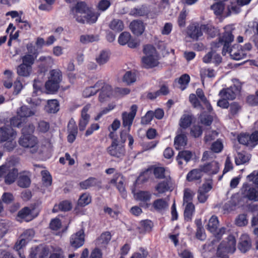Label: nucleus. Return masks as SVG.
Segmentation results:
<instances>
[{"label": "nucleus", "mask_w": 258, "mask_h": 258, "mask_svg": "<svg viewBox=\"0 0 258 258\" xmlns=\"http://www.w3.org/2000/svg\"><path fill=\"white\" fill-rule=\"evenodd\" d=\"M234 36L230 32H225L223 35L219 38L218 42H213L211 43V51L207 53L203 58V61L205 63H210L212 59L213 62L218 65L222 61L221 56L214 50L223 45L222 54L226 55L228 51L230 44L233 41Z\"/></svg>", "instance_id": "obj_1"}, {"label": "nucleus", "mask_w": 258, "mask_h": 258, "mask_svg": "<svg viewBox=\"0 0 258 258\" xmlns=\"http://www.w3.org/2000/svg\"><path fill=\"white\" fill-rule=\"evenodd\" d=\"M72 13L76 20L80 23H94L99 16L98 13L89 10L85 3L78 2L72 10Z\"/></svg>", "instance_id": "obj_2"}, {"label": "nucleus", "mask_w": 258, "mask_h": 258, "mask_svg": "<svg viewBox=\"0 0 258 258\" xmlns=\"http://www.w3.org/2000/svg\"><path fill=\"white\" fill-rule=\"evenodd\" d=\"M143 51L145 54L142 58L143 67L146 69H151L158 66L159 63V57L155 48L153 45L145 46Z\"/></svg>", "instance_id": "obj_3"}, {"label": "nucleus", "mask_w": 258, "mask_h": 258, "mask_svg": "<svg viewBox=\"0 0 258 258\" xmlns=\"http://www.w3.org/2000/svg\"><path fill=\"white\" fill-rule=\"evenodd\" d=\"M18 143L22 147L29 149V152L32 154H35L38 151L37 138L32 135H22L19 139Z\"/></svg>", "instance_id": "obj_4"}, {"label": "nucleus", "mask_w": 258, "mask_h": 258, "mask_svg": "<svg viewBox=\"0 0 258 258\" xmlns=\"http://www.w3.org/2000/svg\"><path fill=\"white\" fill-rule=\"evenodd\" d=\"M19 173L18 169L15 167L10 168L7 165L0 166V178L4 176L7 184L14 183L18 177Z\"/></svg>", "instance_id": "obj_5"}, {"label": "nucleus", "mask_w": 258, "mask_h": 258, "mask_svg": "<svg viewBox=\"0 0 258 258\" xmlns=\"http://www.w3.org/2000/svg\"><path fill=\"white\" fill-rule=\"evenodd\" d=\"M209 30H212L208 25L192 24L188 26L187 35L193 40H198L203 35V32L209 33Z\"/></svg>", "instance_id": "obj_6"}, {"label": "nucleus", "mask_w": 258, "mask_h": 258, "mask_svg": "<svg viewBox=\"0 0 258 258\" xmlns=\"http://www.w3.org/2000/svg\"><path fill=\"white\" fill-rule=\"evenodd\" d=\"M138 107L136 105H133L131 107V112H123L122 113V125L123 127H127L128 131H130L131 126L137 111Z\"/></svg>", "instance_id": "obj_7"}, {"label": "nucleus", "mask_w": 258, "mask_h": 258, "mask_svg": "<svg viewBox=\"0 0 258 258\" xmlns=\"http://www.w3.org/2000/svg\"><path fill=\"white\" fill-rule=\"evenodd\" d=\"M243 197L249 201L258 202V189L247 184H244L241 188Z\"/></svg>", "instance_id": "obj_8"}, {"label": "nucleus", "mask_w": 258, "mask_h": 258, "mask_svg": "<svg viewBox=\"0 0 258 258\" xmlns=\"http://www.w3.org/2000/svg\"><path fill=\"white\" fill-rule=\"evenodd\" d=\"M107 152L112 156L120 158L124 156L125 149L123 146L118 144L116 139H114L111 145L108 147Z\"/></svg>", "instance_id": "obj_9"}, {"label": "nucleus", "mask_w": 258, "mask_h": 258, "mask_svg": "<svg viewBox=\"0 0 258 258\" xmlns=\"http://www.w3.org/2000/svg\"><path fill=\"white\" fill-rule=\"evenodd\" d=\"M33 210L28 207L22 208L17 214V220L20 222L23 221L28 222L32 220L36 216L33 214Z\"/></svg>", "instance_id": "obj_10"}, {"label": "nucleus", "mask_w": 258, "mask_h": 258, "mask_svg": "<svg viewBox=\"0 0 258 258\" xmlns=\"http://www.w3.org/2000/svg\"><path fill=\"white\" fill-rule=\"evenodd\" d=\"M16 132L10 126L0 127V143H4L9 140L15 139Z\"/></svg>", "instance_id": "obj_11"}, {"label": "nucleus", "mask_w": 258, "mask_h": 258, "mask_svg": "<svg viewBox=\"0 0 258 258\" xmlns=\"http://www.w3.org/2000/svg\"><path fill=\"white\" fill-rule=\"evenodd\" d=\"M187 138L186 134L182 129L179 128L177 134L174 139V146L176 149H181L187 145Z\"/></svg>", "instance_id": "obj_12"}, {"label": "nucleus", "mask_w": 258, "mask_h": 258, "mask_svg": "<svg viewBox=\"0 0 258 258\" xmlns=\"http://www.w3.org/2000/svg\"><path fill=\"white\" fill-rule=\"evenodd\" d=\"M201 170L209 175L217 174L219 170V164L216 161H212L201 165Z\"/></svg>", "instance_id": "obj_13"}, {"label": "nucleus", "mask_w": 258, "mask_h": 258, "mask_svg": "<svg viewBox=\"0 0 258 258\" xmlns=\"http://www.w3.org/2000/svg\"><path fill=\"white\" fill-rule=\"evenodd\" d=\"M224 247L222 248L221 251L223 253H233L236 250V240L234 236L230 235L227 238V241H222Z\"/></svg>", "instance_id": "obj_14"}, {"label": "nucleus", "mask_w": 258, "mask_h": 258, "mask_svg": "<svg viewBox=\"0 0 258 258\" xmlns=\"http://www.w3.org/2000/svg\"><path fill=\"white\" fill-rule=\"evenodd\" d=\"M212 188L211 182L204 183L202 186L199 187L198 191V199L200 203H204L207 201L208 198V195L207 194Z\"/></svg>", "instance_id": "obj_15"}, {"label": "nucleus", "mask_w": 258, "mask_h": 258, "mask_svg": "<svg viewBox=\"0 0 258 258\" xmlns=\"http://www.w3.org/2000/svg\"><path fill=\"white\" fill-rule=\"evenodd\" d=\"M226 229L225 227H221L219 229H216V231L212 232L216 239L212 240L209 244H205L204 248L211 251L215 249L214 245L217 243L221 238L224 234L226 233Z\"/></svg>", "instance_id": "obj_16"}, {"label": "nucleus", "mask_w": 258, "mask_h": 258, "mask_svg": "<svg viewBox=\"0 0 258 258\" xmlns=\"http://www.w3.org/2000/svg\"><path fill=\"white\" fill-rule=\"evenodd\" d=\"M84 233L83 230H81L73 234L70 240L71 245L75 248H79L84 243Z\"/></svg>", "instance_id": "obj_17"}, {"label": "nucleus", "mask_w": 258, "mask_h": 258, "mask_svg": "<svg viewBox=\"0 0 258 258\" xmlns=\"http://www.w3.org/2000/svg\"><path fill=\"white\" fill-rule=\"evenodd\" d=\"M251 247V240L247 234H243L240 237L238 249L243 253L246 252Z\"/></svg>", "instance_id": "obj_18"}, {"label": "nucleus", "mask_w": 258, "mask_h": 258, "mask_svg": "<svg viewBox=\"0 0 258 258\" xmlns=\"http://www.w3.org/2000/svg\"><path fill=\"white\" fill-rule=\"evenodd\" d=\"M171 180L170 176L159 182L155 186V189L159 194H163L168 190H172Z\"/></svg>", "instance_id": "obj_19"}, {"label": "nucleus", "mask_w": 258, "mask_h": 258, "mask_svg": "<svg viewBox=\"0 0 258 258\" xmlns=\"http://www.w3.org/2000/svg\"><path fill=\"white\" fill-rule=\"evenodd\" d=\"M101 181L94 177H90L88 179L80 183V187L83 189H87L91 187H96L98 189L102 188Z\"/></svg>", "instance_id": "obj_20"}, {"label": "nucleus", "mask_w": 258, "mask_h": 258, "mask_svg": "<svg viewBox=\"0 0 258 258\" xmlns=\"http://www.w3.org/2000/svg\"><path fill=\"white\" fill-rule=\"evenodd\" d=\"M17 183L18 186L22 188H27L31 183L30 174L28 171L20 172L18 175Z\"/></svg>", "instance_id": "obj_21"}, {"label": "nucleus", "mask_w": 258, "mask_h": 258, "mask_svg": "<svg viewBox=\"0 0 258 258\" xmlns=\"http://www.w3.org/2000/svg\"><path fill=\"white\" fill-rule=\"evenodd\" d=\"M231 57L235 60L244 58L246 55L243 49H239L238 45H234L231 48H228V52Z\"/></svg>", "instance_id": "obj_22"}, {"label": "nucleus", "mask_w": 258, "mask_h": 258, "mask_svg": "<svg viewBox=\"0 0 258 258\" xmlns=\"http://www.w3.org/2000/svg\"><path fill=\"white\" fill-rule=\"evenodd\" d=\"M101 93L99 97V100L101 102H103L106 100L107 98L110 97L112 93V88L111 86L103 82V84L100 86Z\"/></svg>", "instance_id": "obj_23"}, {"label": "nucleus", "mask_w": 258, "mask_h": 258, "mask_svg": "<svg viewBox=\"0 0 258 258\" xmlns=\"http://www.w3.org/2000/svg\"><path fill=\"white\" fill-rule=\"evenodd\" d=\"M193 154L190 151L183 150L182 151H180L178 153V154L176 158L178 165L180 166L181 168H182V165L183 164L182 160H184L186 163H187L190 160Z\"/></svg>", "instance_id": "obj_24"}, {"label": "nucleus", "mask_w": 258, "mask_h": 258, "mask_svg": "<svg viewBox=\"0 0 258 258\" xmlns=\"http://www.w3.org/2000/svg\"><path fill=\"white\" fill-rule=\"evenodd\" d=\"M111 235L108 231L102 233L96 239V245L100 247H105L111 240Z\"/></svg>", "instance_id": "obj_25"}, {"label": "nucleus", "mask_w": 258, "mask_h": 258, "mask_svg": "<svg viewBox=\"0 0 258 258\" xmlns=\"http://www.w3.org/2000/svg\"><path fill=\"white\" fill-rule=\"evenodd\" d=\"M130 27L133 33L137 35L142 34L145 30L143 23L141 21H133L131 23Z\"/></svg>", "instance_id": "obj_26"}, {"label": "nucleus", "mask_w": 258, "mask_h": 258, "mask_svg": "<svg viewBox=\"0 0 258 258\" xmlns=\"http://www.w3.org/2000/svg\"><path fill=\"white\" fill-rule=\"evenodd\" d=\"M103 84V82L102 81H99L93 86L86 88L83 91V95L85 97H89L96 94Z\"/></svg>", "instance_id": "obj_27"}, {"label": "nucleus", "mask_w": 258, "mask_h": 258, "mask_svg": "<svg viewBox=\"0 0 258 258\" xmlns=\"http://www.w3.org/2000/svg\"><path fill=\"white\" fill-rule=\"evenodd\" d=\"M237 94L238 93L234 91L233 86H230L229 88L226 89H223L219 92V96L221 98H225L228 100L234 99Z\"/></svg>", "instance_id": "obj_28"}, {"label": "nucleus", "mask_w": 258, "mask_h": 258, "mask_svg": "<svg viewBox=\"0 0 258 258\" xmlns=\"http://www.w3.org/2000/svg\"><path fill=\"white\" fill-rule=\"evenodd\" d=\"M69 135L68 136V142L72 143L76 139L78 134L77 126L75 124L73 121H70L68 125Z\"/></svg>", "instance_id": "obj_29"}, {"label": "nucleus", "mask_w": 258, "mask_h": 258, "mask_svg": "<svg viewBox=\"0 0 258 258\" xmlns=\"http://www.w3.org/2000/svg\"><path fill=\"white\" fill-rule=\"evenodd\" d=\"M153 226V224L150 220H145L140 222L137 228L140 233L144 234L146 232H150L152 230Z\"/></svg>", "instance_id": "obj_30"}, {"label": "nucleus", "mask_w": 258, "mask_h": 258, "mask_svg": "<svg viewBox=\"0 0 258 258\" xmlns=\"http://www.w3.org/2000/svg\"><path fill=\"white\" fill-rule=\"evenodd\" d=\"M203 171L201 170L200 166L198 169H194L188 172L186 176V180L191 182L194 180L200 179L203 176Z\"/></svg>", "instance_id": "obj_31"}, {"label": "nucleus", "mask_w": 258, "mask_h": 258, "mask_svg": "<svg viewBox=\"0 0 258 258\" xmlns=\"http://www.w3.org/2000/svg\"><path fill=\"white\" fill-rule=\"evenodd\" d=\"M32 71V67L23 63L20 64L17 69V72L19 76L27 77L30 76Z\"/></svg>", "instance_id": "obj_32"}, {"label": "nucleus", "mask_w": 258, "mask_h": 258, "mask_svg": "<svg viewBox=\"0 0 258 258\" xmlns=\"http://www.w3.org/2000/svg\"><path fill=\"white\" fill-rule=\"evenodd\" d=\"M46 111L50 113H55L59 110V103L55 100H50L47 102V104L45 107Z\"/></svg>", "instance_id": "obj_33"}, {"label": "nucleus", "mask_w": 258, "mask_h": 258, "mask_svg": "<svg viewBox=\"0 0 258 258\" xmlns=\"http://www.w3.org/2000/svg\"><path fill=\"white\" fill-rule=\"evenodd\" d=\"M136 80V74L135 72L132 71H127L122 78V81L128 85L134 83Z\"/></svg>", "instance_id": "obj_34"}, {"label": "nucleus", "mask_w": 258, "mask_h": 258, "mask_svg": "<svg viewBox=\"0 0 258 258\" xmlns=\"http://www.w3.org/2000/svg\"><path fill=\"white\" fill-rule=\"evenodd\" d=\"M50 76L48 81L55 82L59 84L62 80V73L59 70H52L49 72Z\"/></svg>", "instance_id": "obj_35"}, {"label": "nucleus", "mask_w": 258, "mask_h": 258, "mask_svg": "<svg viewBox=\"0 0 258 258\" xmlns=\"http://www.w3.org/2000/svg\"><path fill=\"white\" fill-rule=\"evenodd\" d=\"M71 209V203L68 201H64L60 202L58 205H55L52 211L53 212H57L58 210L61 211H69Z\"/></svg>", "instance_id": "obj_36"}, {"label": "nucleus", "mask_w": 258, "mask_h": 258, "mask_svg": "<svg viewBox=\"0 0 258 258\" xmlns=\"http://www.w3.org/2000/svg\"><path fill=\"white\" fill-rule=\"evenodd\" d=\"M109 28L116 32H120L123 30L124 24L123 22L119 19H113L109 24Z\"/></svg>", "instance_id": "obj_37"}, {"label": "nucleus", "mask_w": 258, "mask_h": 258, "mask_svg": "<svg viewBox=\"0 0 258 258\" xmlns=\"http://www.w3.org/2000/svg\"><path fill=\"white\" fill-rule=\"evenodd\" d=\"M241 109V106L236 102H233L229 106V117L232 118L238 114Z\"/></svg>", "instance_id": "obj_38"}, {"label": "nucleus", "mask_w": 258, "mask_h": 258, "mask_svg": "<svg viewBox=\"0 0 258 258\" xmlns=\"http://www.w3.org/2000/svg\"><path fill=\"white\" fill-rule=\"evenodd\" d=\"M219 225V221L218 218L216 216H212L210 220L207 225V229L211 233L216 231V229Z\"/></svg>", "instance_id": "obj_39"}, {"label": "nucleus", "mask_w": 258, "mask_h": 258, "mask_svg": "<svg viewBox=\"0 0 258 258\" xmlns=\"http://www.w3.org/2000/svg\"><path fill=\"white\" fill-rule=\"evenodd\" d=\"M250 158L248 154H246L245 152H238L235 157V163L236 165H240L248 162Z\"/></svg>", "instance_id": "obj_40"}, {"label": "nucleus", "mask_w": 258, "mask_h": 258, "mask_svg": "<svg viewBox=\"0 0 258 258\" xmlns=\"http://www.w3.org/2000/svg\"><path fill=\"white\" fill-rule=\"evenodd\" d=\"M149 11L146 7H142L140 8H134L130 11V15L135 17L144 16L147 15Z\"/></svg>", "instance_id": "obj_41"}, {"label": "nucleus", "mask_w": 258, "mask_h": 258, "mask_svg": "<svg viewBox=\"0 0 258 258\" xmlns=\"http://www.w3.org/2000/svg\"><path fill=\"white\" fill-rule=\"evenodd\" d=\"M17 113L21 117H28L33 115L35 114V112L34 111L31 110L29 108L25 105L22 106L20 107L18 110Z\"/></svg>", "instance_id": "obj_42"}, {"label": "nucleus", "mask_w": 258, "mask_h": 258, "mask_svg": "<svg viewBox=\"0 0 258 258\" xmlns=\"http://www.w3.org/2000/svg\"><path fill=\"white\" fill-rule=\"evenodd\" d=\"M195 210V206L192 203L186 204L184 212V218L187 221L190 220Z\"/></svg>", "instance_id": "obj_43"}, {"label": "nucleus", "mask_w": 258, "mask_h": 258, "mask_svg": "<svg viewBox=\"0 0 258 258\" xmlns=\"http://www.w3.org/2000/svg\"><path fill=\"white\" fill-rule=\"evenodd\" d=\"M136 200L142 201L147 202L150 201L151 195L147 191H140L139 192L134 194Z\"/></svg>", "instance_id": "obj_44"}, {"label": "nucleus", "mask_w": 258, "mask_h": 258, "mask_svg": "<svg viewBox=\"0 0 258 258\" xmlns=\"http://www.w3.org/2000/svg\"><path fill=\"white\" fill-rule=\"evenodd\" d=\"M201 79L204 84V80L206 77L212 78L215 77V71L212 69H202L200 71Z\"/></svg>", "instance_id": "obj_45"}, {"label": "nucleus", "mask_w": 258, "mask_h": 258, "mask_svg": "<svg viewBox=\"0 0 258 258\" xmlns=\"http://www.w3.org/2000/svg\"><path fill=\"white\" fill-rule=\"evenodd\" d=\"M46 90L49 93H54L59 88V84L51 81H47L45 84Z\"/></svg>", "instance_id": "obj_46"}, {"label": "nucleus", "mask_w": 258, "mask_h": 258, "mask_svg": "<svg viewBox=\"0 0 258 258\" xmlns=\"http://www.w3.org/2000/svg\"><path fill=\"white\" fill-rule=\"evenodd\" d=\"M109 58L108 53L106 51H102L96 58V60L99 65H103L108 61Z\"/></svg>", "instance_id": "obj_47"}, {"label": "nucleus", "mask_w": 258, "mask_h": 258, "mask_svg": "<svg viewBox=\"0 0 258 258\" xmlns=\"http://www.w3.org/2000/svg\"><path fill=\"white\" fill-rule=\"evenodd\" d=\"M191 116L188 115H183L180 118V126L181 129H185L189 126L191 123Z\"/></svg>", "instance_id": "obj_48"}, {"label": "nucleus", "mask_w": 258, "mask_h": 258, "mask_svg": "<svg viewBox=\"0 0 258 258\" xmlns=\"http://www.w3.org/2000/svg\"><path fill=\"white\" fill-rule=\"evenodd\" d=\"M200 122L202 124L206 126H209L211 124L213 120V116L211 115L206 114L203 112L200 116Z\"/></svg>", "instance_id": "obj_49"}, {"label": "nucleus", "mask_w": 258, "mask_h": 258, "mask_svg": "<svg viewBox=\"0 0 258 258\" xmlns=\"http://www.w3.org/2000/svg\"><path fill=\"white\" fill-rule=\"evenodd\" d=\"M41 173L43 185L45 186H50L52 183V178L49 173L46 170H42L41 171Z\"/></svg>", "instance_id": "obj_50"}, {"label": "nucleus", "mask_w": 258, "mask_h": 258, "mask_svg": "<svg viewBox=\"0 0 258 258\" xmlns=\"http://www.w3.org/2000/svg\"><path fill=\"white\" fill-rule=\"evenodd\" d=\"M80 40L82 43L86 44L97 41L99 40V37L97 35H83L80 36Z\"/></svg>", "instance_id": "obj_51"}, {"label": "nucleus", "mask_w": 258, "mask_h": 258, "mask_svg": "<svg viewBox=\"0 0 258 258\" xmlns=\"http://www.w3.org/2000/svg\"><path fill=\"white\" fill-rule=\"evenodd\" d=\"M36 57L37 56H35V55L26 54L22 57V63L32 67V65L34 63Z\"/></svg>", "instance_id": "obj_52"}, {"label": "nucleus", "mask_w": 258, "mask_h": 258, "mask_svg": "<svg viewBox=\"0 0 258 258\" xmlns=\"http://www.w3.org/2000/svg\"><path fill=\"white\" fill-rule=\"evenodd\" d=\"M194 192L189 188H186L184 190L183 204L192 203Z\"/></svg>", "instance_id": "obj_53"}, {"label": "nucleus", "mask_w": 258, "mask_h": 258, "mask_svg": "<svg viewBox=\"0 0 258 258\" xmlns=\"http://www.w3.org/2000/svg\"><path fill=\"white\" fill-rule=\"evenodd\" d=\"M211 9L214 11V12L216 15H220L222 14L224 9V4L221 2L216 3L211 7Z\"/></svg>", "instance_id": "obj_54"}, {"label": "nucleus", "mask_w": 258, "mask_h": 258, "mask_svg": "<svg viewBox=\"0 0 258 258\" xmlns=\"http://www.w3.org/2000/svg\"><path fill=\"white\" fill-rule=\"evenodd\" d=\"M131 37V36L129 32H123L120 34L118 37V43L121 45H124L128 42Z\"/></svg>", "instance_id": "obj_55"}, {"label": "nucleus", "mask_w": 258, "mask_h": 258, "mask_svg": "<svg viewBox=\"0 0 258 258\" xmlns=\"http://www.w3.org/2000/svg\"><path fill=\"white\" fill-rule=\"evenodd\" d=\"M91 202V197L89 195L84 194L80 197L78 204L79 206L84 207L90 204Z\"/></svg>", "instance_id": "obj_56"}, {"label": "nucleus", "mask_w": 258, "mask_h": 258, "mask_svg": "<svg viewBox=\"0 0 258 258\" xmlns=\"http://www.w3.org/2000/svg\"><path fill=\"white\" fill-rule=\"evenodd\" d=\"M237 139L240 144L250 146V138L248 134H241Z\"/></svg>", "instance_id": "obj_57"}, {"label": "nucleus", "mask_w": 258, "mask_h": 258, "mask_svg": "<svg viewBox=\"0 0 258 258\" xmlns=\"http://www.w3.org/2000/svg\"><path fill=\"white\" fill-rule=\"evenodd\" d=\"M153 206L156 210L160 211L166 208L168 204L164 200L158 199L154 201Z\"/></svg>", "instance_id": "obj_58"}, {"label": "nucleus", "mask_w": 258, "mask_h": 258, "mask_svg": "<svg viewBox=\"0 0 258 258\" xmlns=\"http://www.w3.org/2000/svg\"><path fill=\"white\" fill-rule=\"evenodd\" d=\"M190 77L187 74L182 75L178 80V83L181 85L180 88L183 90L189 83Z\"/></svg>", "instance_id": "obj_59"}, {"label": "nucleus", "mask_w": 258, "mask_h": 258, "mask_svg": "<svg viewBox=\"0 0 258 258\" xmlns=\"http://www.w3.org/2000/svg\"><path fill=\"white\" fill-rule=\"evenodd\" d=\"M189 100L194 108H199L201 110L204 109L203 107L202 106L199 100L198 99L196 95L194 94H190L189 97Z\"/></svg>", "instance_id": "obj_60"}, {"label": "nucleus", "mask_w": 258, "mask_h": 258, "mask_svg": "<svg viewBox=\"0 0 258 258\" xmlns=\"http://www.w3.org/2000/svg\"><path fill=\"white\" fill-rule=\"evenodd\" d=\"M165 168L161 167H155L154 169V175L156 178L164 179L167 176L165 175Z\"/></svg>", "instance_id": "obj_61"}, {"label": "nucleus", "mask_w": 258, "mask_h": 258, "mask_svg": "<svg viewBox=\"0 0 258 258\" xmlns=\"http://www.w3.org/2000/svg\"><path fill=\"white\" fill-rule=\"evenodd\" d=\"M4 149L8 152L13 151L16 147L17 143L15 139L9 140L5 142Z\"/></svg>", "instance_id": "obj_62"}, {"label": "nucleus", "mask_w": 258, "mask_h": 258, "mask_svg": "<svg viewBox=\"0 0 258 258\" xmlns=\"http://www.w3.org/2000/svg\"><path fill=\"white\" fill-rule=\"evenodd\" d=\"M248 223L246 218V215L244 214H240L235 220L236 224L238 226H244Z\"/></svg>", "instance_id": "obj_63"}, {"label": "nucleus", "mask_w": 258, "mask_h": 258, "mask_svg": "<svg viewBox=\"0 0 258 258\" xmlns=\"http://www.w3.org/2000/svg\"><path fill=\"white\" fill-rule=\"evenodd\" d=\"M247 102L251 106L258 105V91L255 92V95L248 96L247 98Z\"/></svg>", "instance_id": "obj_64"}]
</instances>
